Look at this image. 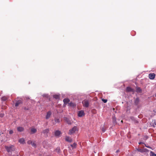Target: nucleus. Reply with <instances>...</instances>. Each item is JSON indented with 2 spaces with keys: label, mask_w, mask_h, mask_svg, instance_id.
Instances as JSON below:
<instances>
[{
  "label": "nucleus",
  "mask_w": 156,
  "mask_h": 156,
  "mask_svg": "<svg viewBox=\"0 0 156 156\" xmlns=\"http://www.w3.org/2000/svg\"><path fill=\"white\" fill-rule=\"evenodd\" d=\"M139 144H144V143H143V142H140L139 143Z\"/></svg>",
  "instance_id": "f704fd0d"
},
{
  "label": "nucleus",
  "mask_w": 156,
  "mask_h": 156,
  "mask_svg": "<svg viewBox=\"0 0 156 156\" xmlns=\"http://www.w3.org/2000/svg\"><path fill=\"white\" fill-rule=\"evenodd\" d=\"M112 122L114 124L116 123V118L115 116H113L112 117Z\"/></svg>",
  "instance_id": "f3484780"
},
{
  "label": "nucleus",
  "mask_w": 156,
  "mask_h": 156,
  "mask_svg": "<svg viewBox=\"0 0 156 156\" xmlns=\"http://www.w3.org/2000/svg\"><path fill=\"white\" fill-rule=\"evenodd\" d=\"M24 129L22 127H19L17 128V130L20 132L23 131Z\"/></svg>",
  "instance_id": "2eb2a0df"
},
{
  "label": "nucleus",
  "mask_w": 156,
  "mask_h": 156,
  "mask_svg": "<svg viewBox=\"0 0 156 156\" xmlns=\"http://www.w3.org/2000/svg\"><path fill=\"white\" fill-rule=\"evenodd\" d=\"M126 91L127 92L132 91L133 90L132 88L129 87H127L126 88Z\"/></svg>",
  "instance_id": "a211bd4d"
},
{
  "label": "nucleus",
  "mask_w": 156,
  "mask_h": 156,
  "mask_svg": "<svg viewBox=\"0 0 156 156\" xmlns=\"http://www.w3.org/2000/svg\"><path fill=\"white\" fill-rule=\"evenodd\" d=\"M116 152H118V151H116Z\"/></svg>",
  "instance_id": "4c0bfd02"
},
{
  "label": "nucleus",
  "mask_w": 156,
  "mask_h": 156,
  "mask_svg": "<svg viewBox=\"0 0 156 156\" xmlns=\"http://www.w3.org/2000/svg\"><path fill=\"white\" fill-rule=\"evenodd\" d=\"M51 113V111H49L47 112L45 118L46 119H49L50 117Z\"/></svg>",
  "instance_id": "39448f33"
},
{
  "label": "nucleus",
  "mask_w": 156,
  "mask_h": 156,
  "mask_svg": "<svg viewBox=\"0 0 156 156\" xmlns=\"http://www.w3.org/2000/svg\"><path fill=\"white\" fill-rule=\"evenodd\" d=\"M84 115V111L83 110H80L78 112V116L79 117H82Z\"/></svg>",
  "instance_id": "0eeeda50"
},
{
  "label": "nucleus",
  "mask_w": 156,
  "mask_h": 156,
  "mask_svg": "<svg viewBox=\"0 0 156 156\" xmlns=\"http://www.w3.org/2000/svg\"><path fill=\"white\" fill-rule=\"evenodd\" d=\"M69 105L70 106L74 107L76 106V104L74 103L71 102L69 103Z\"/></svg>",
  "instance_id": "aec40b11"
},
{
  "label": "nucleus",
  "mask_w": 156,
  "mask_h": 156,
  "mask_svg": "<svg viewBox=\"0 0 156 156\" xmlns=\"http://www.w3.org/2000/svg\"><path fill=\"white\" fill-rule=\"evenodd\" d=\"M136 91L138 92H141V90L139 87H137L136 88Z\"/></svg>",
  "instance_id": "b1692460"
},
{
  "label": "nucleus",
  "mask_w": 156,
  "mask_h": 156,
  "mask_svg": "<svg viewBox=\"0 0 156 156\" xmlns=\"http://www.w3.org/2000/svg\"><path fill=\"white\" fill-rule=\"evenodd\" d=\"M155 74L154 73H150L149 74V77L151 80H153L155 78Z\"/></svg>",
  "instance_id": "20e7f679"
},
{
  "label": "nucleus",
  "mask_w": 156,
  "mask_h": 156,
  "mask_svg": "<svg viewBox=\"0 0 156 156\" xmlns=\"http://www.w3.org/2000/svg\"><path fill=\"white\" fill-rule=\"evenodd\" d=\"M22 101L21 100L18 101L15 104V106L16 107H17L19 105L22 103Z\"/></svg>",
  "instance_id": "dca6fc26"
},
{
  "label": "nucleus",
  "mask_w": 156,
  "mask_h": 156,
  "mask_svg": "<svg viewBox=\"0 0 156 156\" xmlns=\"http://www.w3.org/2000/svg\"><path fill=\"white\" fill-rule=\"evenodd\" d=\"M8 98L7 96H4L2 98L1 100L2 101H6Z\"/></svg>",
  "instance_id": "6ab92c4d"
},
{
  "label": "nucleus",
  "mask_w": 156,
  "mask_h": 156,
  "mask_svg": "<svg viewBox=\"0 0 156 156\" xmlns=\"http://www.w3.org/2000/svg\"><path fill=\"white\" fill-rule=\"evenodd\" d=\"M64 119L65 120L68 124H71V121L68 118L66 117H65Z\"/></svg>",
  "instance_id": "f8f14e48"
},
{
  "label": "nucleus",
  "mask_w": 156,
  "mask_h": 156,
  "mask_svg": "<svg viewBox=\"0 0 156 156\" xmlns=\"http://www.w3.org/2000/svg\"><path fill=\"white\" fill-rule=\"evenodd\" d=\"M55 123H59L60 122V121L59 119H55Z\"/></svg>",
  "instance_id": "bb28decb"
},
{
  "label": "nucleus",
  "mask_w": 156,
  "mask_h": 156,
  "mask_svg": "<svg viewBox=\"0 0 156 156\" xmlns=\"http://www.w3.org/2000/svg\"><path fill=\"white\" fill-rule=\"evenodd\" d=\"M32 146L34 147H36V143H35V142H32V143L31 144Z\"/></svg>",
  "instance_id": "a878e982"
},
{
  "label": "nucleus",
  "mask_w": 156,
  "mask_h": 156,
  "mask_svg": "<svg viewBox=\"0 0 156 156\" xmlns=\"http://www.w3.org/2000/svg\"><path fill=\"white\" fill-rule=\"evenodd\" d=\"M13 133V132L12 130H10L9 132V133L10 134H12Z\"/></svg>",
  "instance_id": "2f4dec72"
},
{
  "label": "nucleus",
  "mask_w": 156,
  "mask_h": 156,
  "mask_svg": "<svg viewBox=\"0 0 156 156\" xmlns=\"http://www.w3.org/2000/svg\"><path fill=\"white\" fill-rule=\"evenodd\" d=\"M77 127L76 126L73 127L72 129L69 130V134L71 135L72 134L75 133L77 130Z\"/></svg>",
  "instance_id": "f03ea898"
},
{
  "label": "nucleus",
  "mask_w": 156,
  "mask_h": 156,
  "mask_svg": "<svg viewBox=\"0 0 156 156\" xmlns=\"http://www.w3.org/2000/svg\"><path fill=\"white\" fill-rule=\"evenodd\" d=\"M69 101V100L68 98H65L63 100V101L65 104H66L67 103H68Z\"/></svg>",
  "instance_id": "4468645a"
},
{
  "label": "nucleus",
  "mask_w": 156,
  "mask_h": 156,
  "mask_svg": "<svg viewBox=\"0 0 156 156\" xmlns=\"http://www.w3.org/2000/svg\"><path fill=\"white\" fill-rule=\"evenodd\" d=\"M37 131V129L34 128H32L31 129V134H34Z\"/></svg>",
  "instance_id": "9b49d317"
},
{
  "label": "nucleus",
  "mask_w": 156,
  "mask_h": 156,
  "mask_svg": "<svg viewBox=\"0 0 156 156\" xmlns=\"http://www.w3.org/2000/svg\"><path fill=\"white\" fill-rule=\"evenodd\" d=\"M76 144L75 143H74L73 144L70 145V146L72 147V148L73 149L76 148Z\"/></svg>",
  "instance_id": "412c9836"
},
{
  "label": "nucleus",
  "mask_w": 156,
  "mask_h": 156,
  "mask_svg": "<svg viewBox=\"0 0 156 156\" xmlns=\"http://www.w3.org/2000/svg\"><path fill=\"white\" fill-rule=\"evenodd\" d=\"M19 142L20 144H24L25 143V140L23 138H21L19 140Z\"/></svg>",
  "instance_id": "ddd939ff"
},
{
  "label": "nucleus",
  "mask_w": 156,
  "mask_h": 156,
  "mask_svg": "<svg viewBox=\"0 0 156 156\" xmlns=\"http://www.w3.org/2000/svg\"><path fill=\"white\" fill-rule=\"evenodd\" d=\"M33 142V141L31 140H28L27 142V143L28 144H31L32 143V142Z\"/></svg>",
  "instance_id": "c85d7f7f"
},
{
  "label": "nucleus",
  "mask_w": 156,
  "mask_h": 156,
  "mask_svg": "<svg viewBox=\"0 0 156 156\" xmlns=\"http://www.w3.org/2000/svg\"><path fill=\"white\" fill-rule=\"evenodd\" d=\"M145 146L148 148H150V149H152V148L151 147H150V146H147L145 144Z\"/></svg>",
  "instance_id": "473e14b6"
},
{
  "label": "nucleus",
  "mask_w": 156,
  "mask_h": 156,
  "mask_svg": "<svg viewBox=\"0 0 156 156\" xmlns=\"http://www.w3.org/2000/svg\"><path fill=\"white\" fill-rule=\"evenodd\" d=\"M102 130L103 132H104L105 131V129L104 128H102Z\"/></svg>",
  "instance_id": "72a5a7b5"
},
{
  "label": "nucleus",
  "mask_w": 156,
  "mask_h": 156,
  "mask_svg": "<svg viewBox=\"0 0 156 156\" xmlns=\"http://www.w3.org/2000/svg\"><path fill=\"white\" fill-rule=\"evenodd\" d=\"M121 122H123V121L122 120H121Z\"/></svg>",
  "instance_id": "e433bc0d"
},
{
  "label": "nucleus",
  "mask_w": 156,
  "mask_h": 156,
  "mask_svg": "<svg viewBox=\"0 0 156 156\" xmlns=\"http://www.w3.org/2000/svg\"><path fill=\"white\" fill-rule=\"evenodd\" d=\"M56 151H57V152L58 153H60L61 151L59 147H57L56 149Z\"/></svg>",
  "instance_id": "cd10ccee"
},
{
  "label": "nucleus",
  "mask_w": 156,
  "mask_h": 156,
  "mask_svg": "<svg viewBox=\"0 0 156 156\" xmlns=\"http://www.w3.org/2000/svg\"><path fill=\"white\" fill-rule=\"evenodd\" d=\"M49 129H46L43 131V133H48L49 132Z\"/></svg>",
  "instance_id": "5701e85b"
},
{
  "label": "nucleus",
  "mask_w": 156,
  "mask_h": 156,
  "mask_svg": "<svg viewBox=\"0 0 156 156\" xmlns=\"http://www.w3.org/2000/svg\"><path fill=\"white\" fill-rule=\"evenodd\" d=\"M140 102V100L138 98H136L134 101V104L135 105L137 106Z\"/></svg>",
  "instance_id": "9d476101"
},
{
  "label": "nucleus",
  "mask_w": 156,
  "mask_h": 156,
  "mask_svg": "<svg viewBox=\"0 0 156 156\" xmlns=\"http://www.w3.org/2000/svg\"><path fill=\"white\" fill-rule=\"evenodd\" d=\"M5 148L9 153H11L12 151H14L15 149L14 146L13 145L5 146Z\"/></svg>",
  "instance_id": "f257e3e1"
},
{
  "label": "nucleus",
  "mask_w": 156,
  "mask_h": 156,
  "mask_svg": "<svg viewBox=\"0 0 156 156\" xmlns=\"http://www.w3.org/2000/svg\"><path fill=\"white\" fill-rule=\"evenodd\" d=\"M61 134V132L59 130H56L55 132V135L56 136H59Z\"/></svg>",
  "instance_id": "6e6552de"
},
{
  "label": "nucleus",
  "mask_w": 156,
  "mask_h": 156,
  "mask_svg": "<svg viewBox=\"0 0 156 156\" xmlns=\"http://www.w3.org/2000/svg\"><path fill=\"white\" fill-rule=\"evenodd\" d=\"M102 100L104 103H106L107 101V99H102Z\"/></svg>",
  "instance_id": "c756f323"
},
{
  "label": "nucleus",
  "mask_w": 156,
  "mask_h": 156,
  "mask_svg": "<svg viewBox=\"0 0 156 156\" xmlns=\"http://www.w3.org/2000/svg\"><path fill=\"white\" fill-rule=\"evenodd\" d=\"M83 106L88 107L89 106V102L87 100H84L82 102Z\"/></svg>",
  "instance_id": "7ed1b4c3"
},
{
  "label": "nucleus",
  "mask_w": 156,
  "mask_h": 156,
  "mask_svg": "<svg viewBox=\"0 0 156 156\" xmlns=\"http://www.w3.org/2000/svg\"><path fill=\"white\" fill-rule=\"evenodd\" d=\"M138 151L141 152H148L149 151L146 148L138 149H137Z\"/></svg>",
  "instance_id": "423d86ee"
},
{
  "label": "nucleus",
  "mask_w": 156,
  "mask_h": 156,
  "mask_svg": "<svg viewBox=\"0 0 156 156\" xmlns=\"http://www.w3.org/2000/svg\"><path fill=\"white\" fill-rule=\"evenodd\" d=\"M4 115V114L3 113H0V117H3Z\"/></svg>",
  "instance_id": "7c9ffc66"
},
{
  "label": "nucleus",
  "mask_w": 156,
  "mask_h": 156,
  "mask_svg": "<svg viewBox=\"0 0 156 156\" xmlns=\"http://www.w3.org/2000/svg\"><path fill=\"white\" fill-rule=\"evenodd\" d=\"M150 155V156H156V154H155L152 151H151Z\"/></svg>",
  "instance_id": "393cba45"
},
{
  "label": "nucleus",
  "mask_w": 156,
  "mask_h": 156,
  "mask_svg": "<svg viewBox=\"0 0 156 156\" xmlns=\"http://www.w3.org/2000/svg\"><path fill=\"white\" fill-rule=\"evenodd\" d=\"M53 97L56 99H58L59 98L60 96L58 95H53Z\"/></svg>",
  "instance_id": "4be33fe9"
},
{
  "label": "nucleus",
  "mask_w": 156,
  "mask_h": 156,
  "mask_svg": "<svg viewBox=\"0 0 156 156\" xmlns=\"http://www.w3.org/2000/svg\"><path fill=\"white\" fill-rule=\"evenodd\" d=\"M65 140L66 141L71 142L72 141V139L69 137L66 136L65 137Z\"/></svg>",
  "instance_id": "1a4fd4ad"
},
{
  "label": "nucleus",
  "mask_w": 156,
  "mask_h": 156,
  "mask_svg": "<svg viewBox=\"0 0 156 156\" xmlns=\"http://www.w3.org/2000/svg\"><path fill=\"white\" fill-rule=\"evenodd\" d=\"M154 124H155V125L156 126V122H155Z\"/></svg>",
  "instance_id": "c9c22d12"
}]
</instances>
